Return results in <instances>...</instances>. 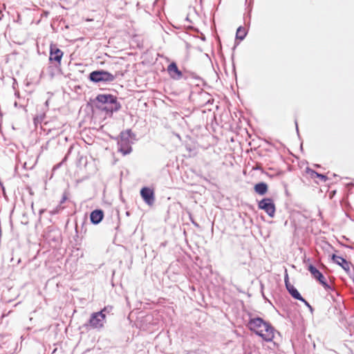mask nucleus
<instances>
[{
    "mask_svg": "<svg viewBox=\"0 0 354 354\" xmlns=\"http://www.w3.org/2000/svg\"><path fill=\"white\" fill-rule=\"evenodd\" d=\"M302 301V302H304V303L305 304V305H306V306H307L308 307H309V308H310V310H312V307H311V306L309 304V303H308L306 300H305V299H304V301Z\"/></svg>",
    "mask_w": 354,
    "mask_h": 354,
    "instance_id": "18",
    "label": "nucleus"
},
{
    "mask_svg": "<svg viewBox=\"0 0 354 354\" xmlns=\"http://www.w3.org/2000/svg\"><path fill=\"white\" fill-rule=\"evenodd\" d=\"M104 214L100 209H96L91 214V221L94 224H98L103 218Z\"/></svg>",
    "mask_w": 354,
    "mask_h": 354,
    "instance_id": "13",
    "label": "nucleus"
},
{
    "mask_svg": "<svg viewBox=\"0 0 354 354\" xmlns=\"http://www.w3.org/2000/svg\"><path fill=\"white\" fill-rule=\"evenodd\" d=\"M111 307L106 306L99 312L93 313L88 320V325L93 329H101L106 322V313H109Z\"/></svg>",
    "mask_w": 354,
    "mask_h": 354,
    "instance_id": "4",
    "label": "nucleus"
},
{
    "mask_svg": "<svg viewBox=\"0 0 354 354\" xmlns=\"http://www.w3.org/2000/svg\"><path fill=\"white\" fill-rule=\"evenodd\" d=\"M311 175L312 176H314V175L316 176L317 177L319 178L322 180H323L324 182L327 180V177L325 175L319 174V173H317V172H316L315 171H313V170L311 171Z\"/></svg>",
    "mask_w": 354,
    "mask_h": 354,
    "instance_id": "16",
    "label": "nucleus"
},
{
    "mask_svg": "<svg viewBox=\"0 0 354 354\" xmlns=\"http://www.w3.org/2000/svg\"><path fill=\"white\" fill-rule=\"evenodd\" d=\"M92 104L101 111H118L121 108L117 97L111 94H99L92 100Z\"/></svg>",
    "mask_w": 354,
    "mask_h": 354,
    "instance_id": "2",
    "label": "nucleus"
},
{
    "mask_svg": "<svg viewBox=\"0 0 354 354\" xmlns=\"http://www.w3.org/2000/svg\"><path fill=\"white\" fill-rule=\"evenodd\" d=\"M243 40V27L239 26L236 32L235 45L234 48L241 41Z\"/></svg>",
    "mask_w": 354,
    "mask_h": 354,
    "instance_id": "15",
    "label": "nucleus"
},
{
    "mask_svg": "<svg viewBox=\"0 0 354 354\" xmlns=\"http://www.w3.org/2000/svg\"><path fill=\"white\" fill-rule=\"evenodd\" d=\"M246 133H247V135H248L250 138L251 137V136L249 134V133H248V131H246Z\"/></svg>",
    "mask_w": 354,
    "mask_h": 354,
    "instance_id": "20",
    "label": "nucleus"
},
{
    "mask_svg": "<svg viewBox=\"0 0 354 354\" xmlns=\"http://www.w3.org/2000/svg\"><path fill=\"white\" fill-rule=\"evenodd\" d=\"M332 259L335 263L340 266L347 273L350 272L351 263L347 261L344 258L336 254H333Z\"/></svg>",
    "mask_w": 354,
    "mask_h": 354,
    "instance_id": "12",
    "label": "nucleus"
},
{
    "mask_svg": "<svg viewBox=\"0 0 354 354\" xmlns=\"http://www.w3.org/2000/svg\"><path fill=\"white\" fill-rule=\"evenodd\" d=\"M41 120H42V118H41V117L39 119V118H38V117H36V118H34V122H35V124L37 125V124L38 122H40L41 121Z\"/></svg>",
    "mask_w": 354,
    "mask_h": 354,
    "instance_id": "17",
    "label": "nucleus"
},
{
    "mask_svg": "<svg viewBox=\"0 0 354 354\" xmlns=\"http://www.w3.org/2000/svg\"><path fill=\"white\" fill-rule=\"evenodd\" d=\"M295 124H296V129H297V131L298 132V131H299V129H298V126H297V120H295Z\"/></svg>",
    "mask_w": 354,
    "mask_h": 354,
    "instance_id": "19",
    "label": "nucleus"
},
{
    "mask_svg": "<svg viewBox=\"0 0 354 354\" xmlns=\"http://www.w3.org/2000/svg\"><path fill=\"white\" fill-rule=\"evenodd\" d=\"M167 71L170 77L174 80H180L182 76V72L178 69L175 62H171L167 67Z\"/></svg>",
    "mask_w": 354,
    "mask_h": 354,
    "instance_id": "11",
    "label": "nucleus"
},
{
    "mask_svg": "<svg viewBox=\"0 0 354 354\" xmlns=\"http://www.w3.org/2000/svg\"><path fill=\"white\" fill-rule=\"evenodd\" d=\"M248 328L266 342H271L274 337V329L268 322L254 314L248 312Z\"/></svg>",
    "mask_w": 354,
    "mask_h": 354,
    "instance_id": "1",
    "label": "nucleus"
},
{
    "mask_svg": "<svg viewBox=\"0 0 354 354\" xmlns=\"http://www.w3.org/2000/svg\"><path fill=\"white\" fill-rule=\"evenodd\" d=\"M66 200V198L64 197L62 200V202H64Z\"/></svg>",
    "mask_w": 354,
    "mask_h": 354,
    "instance_id": "22",
    "label": "nucleus"
},
{
    "mask_svg": "<svg viewBox=\"0 0 354 354\" xmlns=\"http://www.w3.org/2000/svg\"><path fill=\"white\" fill-rule=\"evenodd\" d=\"M254 190L257 194L260 195H263L268 191V185L265 183H257L254 186Z\"/></svg>",
    "mask_w": 354,
    "mask_h": 354,
    "instance_id": "14",
    "label": "nucleus"
},
{
    "mask_svg": "<svg viewBox=\"0 0 354 354\" xmlns=\"http://www.w3.org/2000/svg\"><path fill=\"white\" fill-rule=\"evenodd\" d=\"M259 208L263 209L268 215L273 218L275 214V205L272 198H266L259 202Z\"/></svg>",
    "mask_w": 354,
    "mask_h": 354,
    "instance_id": "6",
    "label": "nucleus"
},
{
    "mask_svg": "<svg viewBox=\"0 0 354 354\" xmlns=\"http://www.w3.org/2000/svg\"><path fill=\"white\" fill-rule=\"evenodd\" d=\"M63 54V52L55 45H51L50 48L49 60L50 62L54 61L60 64Z\"/></svg>",
    "mask_w": 354,
    "mask_h": 354,
    "instance_id": "8",
    "label": "nucleus"
},
{
    "mask_svg": "<svg viewBox=\"0 0 354 354\" xmlns=\"http://www.w3.org/2000/svg\"><path fill=\"white\" fill-rule=\"evenodd\" d=\"M246 152H247V153H248V152H249V149H246Z\"/></svg>",
    "mask_w": 354,
    "mask_h": 354,
    "instance_id": "23",
    "label": "nucleus"
},
{
    "mask_svg": "<svg viewBox=\"0 0 354 354\" xmlns=\"http://www.w3.org/2000/svg\"><path fill=\"white\" fill-rule=\"evenodd\" d=\"M285 284L287 290L290 293V295L295 299L299 300V301H304V299L301 297L300 293L298 292V290L295 288V286L292 284H290L288 281V277L286 274L285 277Z\"/></svg>",
    "mask_w": 354,
    "mask_h": 354,
    "instance_id": "10",
    "label": "nucleus"
},
{
    "mask_svg": "<svg viewBox=\"0 0 354 354\" xmlns=\"http://www.w3.org/2000/svg\"><path fill=\"white\" fill-rule=\"evenodd\" d=\"M140 195L147 205H151L154 203V193L150 188L143 187L140 191Z\"/></svg>",
    "mask_w": 354,
    "mask_h": 354,
    "instance_id": "9",
    "label": "nucleus"
},
{
    "mask_svg": "<svg viewBox=\"0 0 354 354\" xmlns=\"http://www.w3.org/2000/svg\"><path fill=\"white\" fill-rule=\"evenodd\" d=\"M116 75H113L112 73L104 71V70H96L92 71L88 76V79L90 81L94 83H100V82H111L115 80Z\"/></svg>",
    "mask_w": 354,
    "mask_h": 354,
    "instance_id": "5",
    "label": "nucleus"
},
{
    "mask_svg": "<svg viewBox=\"0 0 354 354\" xmlns=\"http://www.w3.org/2000/svg\"><path fill=\"white\" fill-rule=\"evenodd\" d=\"M308 270L314 278L317 279L319 283L326 288L329 289L330 286L326 283L325 277L314 266L310 265L308 266Z\"/></svg>",
    "mask_w": 354,
    "mask_h": 354,
    "instance_id": "7",
    "label": "nucleus"
},
{
    "mask_svg": "<svg viewBox=\"0 0 354 354\" xmlns=\"http://www.w3.org/2000/svg\"><path fill=\"white\" fill-rule=\"evenodd\" d=\"M248 145H249L250 146H251V145H252V142H250H250H248Z\"/></svg>",
    "mask_w": 354,
    "mask_h": 354,
    "instance_id": "21",
    "label": "nucleus"
},
{
    "mask_svg": "<svg viewBox=\"0 0 354 354\" xmlns=\"http://www.w3.org/2000/svg\"><path fill=\"white\" fill-rule=\"evenodd\" d=\"M131 139L136 140L135 136L130 129L120 133V138L118 141V151L124 156L129 154L132 151Z\"/></svg>",
    "mask_w": 354,
    "mask_h": 354,
    "instance_id": "3",
    "label": "nucleus"
}]
</instances>
